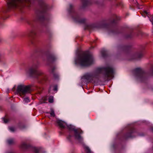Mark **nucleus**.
<instances>
[{
  "mask_svg": "<svg viewBox=\"0 0 153 153\" xmlns=\"http://www.w3.org/2000/svg\"><path fill=\"white\" fill-rule=\"evenodd\" d=\"M56 122L59 126L62 128H64L65 126H67L69 129L74 131V137L76 140L80 142L82 141L83 138L80 135V134L82 133V131L80 129H76L74 126L71 125H68L66 123L61 120H58L56 121Z\"/></svg>",
  "mask_w": 153,
  "mask_h": 153,
  "instance_id": "4",
  "label": "nucleus"
},
{
  "mask_svg": "<svg viewBox=\"0 0 153 153\" xmlns=\"http://www.w3.org/2000/svg\"><path fill=\"white\" fill-rule=\"evenodd\" d=\"M84 149L87 153H91V151L88 147L85 146H84Z\"/></svg>",
  "mask_w": 153,
  "mask_h": 153,
  "instance_id": "20",
  "label": "nucleus"
},
{
  "mask_svg": "<svg viewBox=\"0 0 153 153\" xmlns=\"http://www.w3.org/2000/svg\"><path fill=\"white\" fill-rule=\"evenodd\" d=\"M30 0H10L8 2L7 5L9 8H14L17 7L18 4L19 2L23 1L25 2L29 1Z\"/></svg>",
  "mask_w": 153,
  "mask_h": 153,
  "instance_id": "8",
  "label": "nucleus"
},
{
  "mask_svg": "<svg viewBox=\"0 0 153 153\" xmlns=\"http://www.w3.org/2000/svg\"><path fill=\"white\" fill-rule=\"evenodd\" d=\"M152 130L153 132V128L152 129Z\"/></svg>",
  "mask_w": 153,
  "mask_h": 153,
  "instance_id": "32",
  "label": "nucleus"
},
{
  "mask_svg": "<svg viewBox=\"0 0 153 153\" xmlns=\"http://www.w3.org/2000/svg\"><path fill=\"white\" fill-rule=\"evenodd\" d=\"M30 32L32 35H34L36 34V33L33 29L31 30L30 31Z\"/></svg>",
  "mask_w": 153,
  "mask_h": 153,
  "instance_id": "26",
  "label": "nucleus"
},
{
  "mask_svg": "<svg viewBox=\"0 0 153 153\" xmlns=\"http://www.w3.org/2000/svg\"><path fill=\"white\" fill-rule=\"evenodd\" d=\"M115 71L111 66L108 65L105 67L98 68L96 71L92 73L85 74L82 77V81L86 82L97 77L99 74L103 73L105 79L112 78L114 77Z\"/></svg>",
  "mask_w": 153,
  "mask_h": 153,
  "instance_id": "1",
  "label": "nucleus"
},
{
  "mask_svg": "<svg viewBox=\"0 0 153 153\" xmlns=\"http://www.w3.org/2000/svg\"><path fill=\"white\" fill-rule=\"evenodd\" d=\"M30 102V100L27 97L24 99L23 102L24 104H26L27 103Z\"/></svg>",
  "mask_w": 153,
  "mask_h": 153,
  "instance_id": "18",
  "label": "nucleus"
},
{
  "mask_svg": "<svg viewBox=\"0 0 153 153\" xmlns=\"http://www.w3.org/2000/svg\"><path fill=\"white\" fill-rule=\"evenodd\" d=\"M102 56L103 57H104V56H104V53H103L102 52Z\"/></svg>",
  "mask_w": 153,
  "mask_h": 153,
  "instance_id": "31",
  "label": "nucleus"
},
{
  "mask_svg": "<svg viewBox=\"0 0 153 153\" xmlns=\"http://www.w3.org/2000/svg\"><path fill=\"white\" fill-rule=\"evenodd\" d=\"M48 102L50 103H52L53 102V96H50L49 97Z\"/></svg>",
  "mask_w": 153,
  "mask_h": 153,
  "instance_id": "21",
  "label": "nucleus"
},
{
  "mask_svg": "<svg viewBox=\"0 0 153 153\" xmlns=\"http://www.w3.org/2000/svg\"><path fill=\"white\" fill-rule=\"evenodd\" d=\"M73 7V5L71 4H70L69 5V7L70 9L68 11L69 12H71V10L72 9Z\"/></svg>",
  "mask_w": 153,
  "mask_h": 153,
  "instance_id": "29",
  "label": "nucleus"
},
{
  "mask_svg": "<svg viewBox=\"0 0 153 153\" xmlns=\"http://www.w3.org/2000/svg\"><path fill=\"white\" fill-rule=\"evenodd\" d=\"M82 1L83 6L85 7L87 5L91 4V0H82Z\"/></svg>",
  "mask_w": 153,
  "mask_h": 153,
  "instance_id": "12",
  "label": "nucleus"
},
{
  "mask_svg": "<svg viewBox=\"0 0 153 153\" xmlns=\"http://www.w3.org/2000/svg\"><path fill=\"white\" fill-rule=\"evenodd\" d=\"M39 66L38 63L34 64L30 67L27 71V73L31 76H34L37 78L39 76L42 75L43 73L41 71L37 70Z\"/></svg>",
  "mask_w": 153,
  "mask_h": 153,
  "instance_id": "6",
  "label": "nucleus"
},
{
  "mask_svg": "<svg viewBox=\"0 0 153 153\" xmlns=\"http://www.w3.org/2000/svg\"><path fill=\"white\" fill-rule=\"evenodd\" d=\"M52 89L54 91H56V92H56L57 90V86L56 85L54 86H51L50 87L49 90V93H51V90Z\"/></svg>",
  "mask_w": 153,
  "mask_h": 153,
  "instance_id": "11",
  "label": "nucleus"
},
{
  "mask_svg": "<svg viewBox=\"0 0 153 153\" xmlns=\"http://www.w3.org/2000/svg\"><path fill=\"white\" fill-rule=\"evenodd\" d=\"M41 78L42 79V80L45 81L46 80V77L45 76H42Z\"/></svg>",
  "mask_w": 153,
  "mask_h": 153,
  "instance_id": "30",
  "label": "nucleus"
},
{
  "mask_svg": "<svg viewBox=\"0 0 153 153\" xmlns=\"http://www.w3.org/2000/svg\"><path fill=\"white\" fill-rule=\"evenodd\" d=\"M14 142V140L13 139H10L7 140L8 143L9 144H11L13 143Z\"/></svg>",
  "mask_w": 153,
  "mask_h": 153,
  "instance_id": "19",
  "label": "nucleus"
},
{
  "mask_svg": "<svg viewBox=\"0 0 153 153\" xmlns=\"http://www.w3.org/2000/svg\"><path fill=\"white\" fill-rule=\"evenodd\" d=\"M52 117H54L55 115L54 111L53 109L51 110V112L50 113Z\"/></svg>",
  "mask_w": 153,
  "mask_h": 153,
  "instance_id": "23",
  "label": "nucleus"
},
{
  "mask_svg": "<svg viewBox=\"0 0 153 153\" xmlns=\"http://www.w3.org/2000/svg\"><path fill=\"white\" fill-rule=\"evenodd\" d=\"M33 149L36 153H38L39 151V149L35 147L33 148Z\"/></svg>",
  "mask_w": 153,
  "mask_h": 153,
  "instance_id": "24",
  "label": "nucleus"
},
{
  "mask_svg": "<svg viewBox=\"0 0 153 153\" xmlns=\"http://www.w3.org/2000/svg\"><path fill=\"white\" fill-rule=\"evenodd\" d=\"M94 61L93 56L88 53H78L75 59L76 64L81 67L88 66L93 64Z\"/></svg>",
  "mask_w": 153,
  "mask_h": 153,
  "instance_id": "2",
  "label": "nucleus"
},
{
  "mask_svg": "<svg viewBox=\"0 0 153 153\" xmlns=\"http://www.w3.org/2000/svg\"><path fill=\"white\" fill-rule=\"evenodd\" d=\"M9 128L11 132H14L16 130L15 128L13 127H9Z\"/></svg>",
  "mask_w": 153,
  "mask_h": 153,
  "instance_id": "22",
  "label": "nucleus"
},
{
  "mask_svg": "<svg viewBox=\"0 0 153 153\" xmlns=\"http://www.w3.org/2000/svg\"><path fill=\"white\" fill-rule=\"evenodd\" d=\"M142 56V54L141 53H136L132 55V59L138 60Z\"/></svg>",
  "mask_w": 153,
  "mask_h": 153,
  "instance_id": "10",
  "label": "nucleus"
},
{
  "mask_svg": "<svg viewBox=\"0 0 153 153\" xmlns=\"http://www.w3.org/2000/svg\"><path fill=\"white\" fill-rule=\"evenodd\" d=\"M73 19L76 22L80 23H84L86 21L85 19H81L79 16L76 13H74V16L73 17Z\"/></svg>",
  "mask_w": 153,
  "mask_h": 153,
  "instance_id": "9",
  "label": "nucleus"
},
{
  "mask_svg": "<svg viewBox=\"0 0 153 153\" xmlns=\"http://www.w3.org/2000/svg\"><path fill=\"white\" fill-rule=\"evenodd\" d=\"M21 147L23 149H25L28 148V146L25 143H22L21 145Z\"/></svg>",
  "mask_w": 153,
  "mask_h": 153,
  "instance_id": "16",
  "label": "nucleus"
},
{
  "mask_svg": "<svg viewBox=\"0 0 153 153\" xmlns=\"http://www.w3.org/2000/svg\"><path fill=\"white\" fill-rule=\"evenodd\" d=\"M42 7V10L38 12L36 16V17L38 20H42L44 19V13L47 9V6L43 3Z\"/></svg>",
  "mask_w": 153,
  "mask_h": 153,
  "instance_id": "7",
  "label": "nucleus"
},
{
  "mask_svg": "<svg viewBox=\"0 0 153 153\" xmlns=\"http://www.w3.org/2000/svg\"><path fill=\"white\" fill-rule=\"evenodd\" d=\"M31 91L30 85H26L23 84L18 85L16 88V93L21 96L25 95L30 93Z\"/></svg>",
  "mask_w": 153,
  "mask_h": 153,
  "instance_id": "5",
  "label": "nucleus"
},
{
  "mask_svg": "<svg viewBox=\"0 0 153 153\" xmlns=\"http://www.w3.org/2000/svg\"><path fill=\"white\" fill-rule=\"evenodd\" d=\"M3 120L4 123H7L9 121V120L8 119H5L4 118H3Z\"/></svg>",
  "mask_w": 153,
  "mask_h": 153,
  "instance_id": "27",
  "label": "nucleus"
},
{
  "mask_svg": "<svg viewBox=\"0 0 153 153\" xmlns=\"http://www.w3.org/2000/svg\"><path fill=\"white\" fill-rule=\"evenodd\" d=\"M73 136H72L70 134H69L67 137V139L70 140L71 138Z\"/></svg>",
  "mask_w": 153,
  "mask_h": 153,
  "instance_id": "28",
  "label": "nucleus"
},
{
  "mask_svg": "<svg viewBox=\"0 0 153 153\" xmlns=\"http://www.w3.org/2000/svg\"><path fill=\"white\" fill-rule=\"evenodd\" d=\"M92 27L93 28H100L101 27V24L100 23L94 24L92 25Z\"/></svg>",
  "mask_w": 153,
  "mask_h": 153,
  "instance_id": "15",
  "label": "nucleus"
},
{
  "mask_svg": "<svg viewBox=\"0 0 153 153\" xmlns=\"http://www.w3.org/2000/svg\"><path fill=\"white\" fill-rule=\"evenodd\" d=\"M134 76L137 80L144 82L146 81L150 75L153 74V66L152 67L150 72H145L143 70L140 68H137L134 69Z\"/></svg>",
  "mask_w": 153,
  "mask_h": 153,
  "instance_id": "3",
  "label": "nucleus"
},
{
  "mask_svg": "<svg viewBox=\"0 0 153 153\" xmlns=\"http://www.w3.org/2000/svg\"><path fill=\"white\" fill-rule=\"evenodd\" d=\"M55 59V57L53 56H52L50 57L49 59V61H51V62H53L54 61Z\"/></svg>",
  "mask_w": 153,
  "mask_h": 153,
  "instance_id": "25",
  "label": "nucleus"
},
{
  "mask_svg": "<svg viewBox=\"0 0 153 153\" xmlns=\"http://www.w3.org/2000/svg\"><path fill=\"white\" fill-rule=\"evenodd\" d=\"M142 15L144 17H146V15L149 17L148 13L146 11H144L143 13H142Z\"/></svg>",
  "mask_w": 153,
  "mask_h": 153,
  "instance_id": "17",
  "label": "nucleus"
},
{
  "mask_svg": "<svg viewBox=\"0 0 153 153\" xmlns=\"http://www.w3.org/2000/svg\"><path fill=\"white\" fill-rule=\"evenodd\" d=\"M56 69L55 67H51L49 69V71L50 73H52L53 75L55 77V75L54 74V70Z\"/></svg>",
  "mask_w": 153,
  "mask_h": 153,
  "instance_id": "14",
  "label": "nucleus"
},
{
  "mask_svg": "<svg viewBox=\"0 0 153 153\" xmlns=\"http://www.w3.org/2000/svg\"><path fill=\"white\" fill-rule=\"evenodd\" d=\"M47 100V97H43L39 101V104H42L46 103V101Z\"/></svg>",
  "mask_w": 153,
  "mask_h": 153,
  "instance_id": "13",
  "label": "nucleus"
}]
</instances>
